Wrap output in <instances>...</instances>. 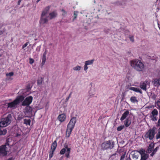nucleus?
Segmentation results:
<instances>
[{
	"label": "nucleus",
	"instance_id": "nucleus-1",
	"mask_svg": "<svg viewBox=\"0 0 160 160\" xmlns=\"http://www.w3.org/2000/svg\"><path fill=\"white\" fill-rule=\"evenodd\" d=\"M24 97L23 96L21 95L17 97L13 101L7 103V108L13 109L18 107L20 103L23 101Z\"/></svg>",
	"mask_w": 160,
	"mask_h": 160
},
{
	"label": "nucleus",
	"instance_id": "nucleus-2",
	"mask_svg": "<svg viewBox=\"0 0 160 160\" xmlns=\"http://www.w3.org/2000/svg\"><path fill=\"white\" fill-rule=\"evenodd\" d=\"M131 65L134 69L138 71H141L144 68V64L138 60H133L131 61Z\"/></svg>",
	"mask_w": 160,
	"mask_h": 160
},
{
	"label": "nucleus",
	"instance_id": "nucleus-3",
	"mask_svg": "<svg viewBox=\"0 0 160 160\" xmlns=\"http://www.w3.org/2000/svg\"><path fill=\"white\" fill-rule=\"evenodd\" d=\"M115 145V142L112 140L104 142L101 145V149L103 150L112 149Z\"/></svg>",
	"mask_w": 160,
	"mask_h": 160
},
{
	"label": "nucleus",
	"instance_id": "nucleus-4",
	"mask_svg": "<svg viewBox=\"0 0 160 160\" xmlns=\"http://www.w3.org/2000/svg\"><path fill=\"white\" fill-rule=\"evenodd\" d=\"M8 142V139H7L5 144L0 146V157H3L7 155L8 151L6 146L9 145Z\"/></svg>",
	"mask_w": 160,
	"mask_h": 160
},
{
	"label": "nucleus",
	"instance_id": "nucleus-5",
	"mask_svg": "<svg viewBox=\"0 0 160 160\" xmlns=\"http://www.w3.org/2000/svg\"><path fill=\"white\" fill-rule=\"evenodd\" d=\"M156 128L153 127L152 129H149L148 131L146 133L144 136L145 138H149L150 140H152L155 135V129Z\"/></svg>",
	"mask_w": 160,
	"mask_h": 160
},
{
	"label": "nucleus",
	"instance_id": "nucleus-6",
	"mask_svg": "<svg viewBox=\"0 0 160 160\" xmlns=\"http://www.w3.org/2000/svg\"><path fill=\"white\" fill-rule=\"evenodd\" d=\"M33 108L29 106H27L24 110L25 117H30L32 116L33 113Z\"/></svg>",
	"mask_w": 160,
	"mask_h": 160
},
{
	"label": "nucleus",
	"instance_id": "nucleus-7",
	"mask_svg": "<svg viewBox=\"0 0 160 160\" xmlns=\"http://www.w3.org/2000/svg\"><path fill=\"white\" fill-rule=\"evenodd\" d=\"M32 99L33 98L31 96L27 97L24 100H23L22 105L29 106V105L32 103Z\"/></svg>",
	"mask_w": 160,
	"mask_h": 160
},
{
	"label": "nucleus",
	"instance_id": "nucleus-8",
	"mask_svg": "<svg viewBox=\"0 0 160 160\" xmlns=\"http://www.w3.org/2000/svg\"><path fill=\"white\" fill-rule=\"evenodd\" d=\"M150 82L147 80L143 82H141L140 84V88L142 90L146 91V86L147 85H150Z\"/></svg>",
	"mask_w": 160,
	"mask_h": 160
},
{
	"label": "nucleus",
	"instance_id": "nucleus-9",
	"mask_svg": "<svg viewBox=\"0 0 160 160\" xmlns=\"http://www.w3.org/2000/svg\"><path fill=\"white\" fill-rule=\"evenodd\" d=\"M76 122V118L75 117H73L70 120L69 123H68L67 127L68 128H73Z\"/></svg>",
	"mask_w": 160,
	"mask_h": 160
},
{
	"label": "nucleus",
	"instance_id": "nucleus-10",
	"mask_svg": "<svg viewBox=\"0 0 160 160\" xmlns=\"http://www.w3.org/2000/svg\"><path fill=\"white\" fill-rule=\"evenodd\" d=\"M12 118V115L11 114H8L6 118H2V120L5 121L6 123H7L8 125L11 122V119Z\"/></svg>",
	"mask_w": 160,
	"mask_h": 160
},
{
	"label": "nucleus",
	"instance_id": "nucleus-11",
	"mask_svg": "<svg viewBox=\"0 0 160 160\" xmlns=\"http://www.w3.org/2000/svg\"><path fill=\"white\" fill-rule=\"evenodd\" d=\"M154 144L155 143L152 142L149 144L146 151L147 153H150L152 152L154 147Z\"/></svg>",
	"mask_w": 160,
	"mask_h": 160
},
{
	"label": "nucleus",
	"instance_id": "nucleus-12",
	"mask_svg": "<svg viewBox=\"0 0 160 160\" xmlns=\"http://www.w3.org/2000/svg\"><path fill=\"white\" fill-rule=\"evenodd\" d=\"M45 16L41 15L39 22L41 24H43L48 22V17H45Z\"/></svg>",
	"mask_w": 160,
	"mask_h": 160
},
{
	"label": "nucleus",
	"instance_id": "nucleus-13",
	"mask_svg": "<svg viewBox=\"0 0 160 160\" xmlns=\"http://www.w3.org/2000/svg\"><path fill=\"white\" fill-rule=\"evenodd\" d=\"M66 118V115L64 113L59 115L58 117V120L61 122H62L65 121Z\"/></svg>",
	"mask_w": 160,
	"mask_h": 160
},
{
	"label": "nucleus",
	"instance_id": "nucleus-14",
	"mask_svg": "<svg viewBox=\"0 0 160 160\" xmlns=\"http://www.w3.org/2000/svg\"><path fill=\"white\" fill-rule=\"evenodd\" d=\"M127 89L129 90H132L136 92H139L141 94H142V90L140 89L139 88H135L134 87H128L127 88Z\"/></svg>",
	"mask_w": 160,
	"mask_h": 160
},
{
	"label": "nucleus",
	"instance_id": "nucleus-15",
	"mask_svg": "<svg viewBox=\"0 0 160 160\" xmlns=\"http://www.w3.org/2000/svg\"><path fill=\"white\" fill-rule=\"evenodd\" d=\"M50 7L48 6L45 8L42 11L41 15L42 16H45L48 13L50 10Z\"/></svg>",
	"mask_w": 160,
	"mask_h": 160
},
{
	"label": "nucleus",
	"instance_id": "nucleus-16",
	"mask_svg": "<svg viewBox=\"0 0 160 160\" xmlns=\"http://www.w3.org/2000/svg\"><path fill=\"white\" fill-rule=\"evenodd\" d=\"M72 130L73 129L71 128H68L67 127L66 132V137L68 138L70 137Z\"/></svg>",
	"mask_w": 160,
	"mask_h": 160
},
{
	"label": "nucleus",
	"instance_id": "nucleus-17",
	"mask_svg": "<svg viewBox=\"0 0 160 160\" xmlns=\"http://www.w3.org/2000/svg\"><path fill=\"white\" fill-rule=\"evenodd\" d=\"M129 112L128 110H127L122 115V116L120 118V120L121 121H122L123 120L126 118V117L129 115Z\"/></svg>",
	"mask_w": 160,
	"mask_h": 160
},
{
	"label": "nucleus",
	"instance_id": "nucleus-18",
	"mask_svg": "<svg viewBox=\"0 0 160 160\" xmlns=\"http://www.w3.org/2000/svg\"><path fill=\"white\" fill-rule=\"evenodd\" d=\"M57 144L56 140L52 144L51 150L55 151L57 147Z\"/></svg>",
	"mask_w": 160,
	"mask_h": 160
},
{
	"label": "nucleus",
	"instance_id": "nucleus-19",
	"mask_svg": "<svg viewBox=\"0 0 160 160\" xmlns=\"http://www.w3.org/2000/svg\"><path fill=\"white\" fill-rule=\"evenodd\" d=\"M7 133V130L6 128H0V136L4 135Z\"/></svg>",
	"mask_w": 160,
	"mask_h": 160
},
{
	"label": "nucleus",
	"instance_id": "nucleus-20",
	"mask_svg": "<svg viewBox=\"0 0 160 160\" xmlns=\"http://www.w3.org/2000/svg\"><path fill=\"white\" fill-rule=\"evenodd\" d=\"M57 15V12L55 11L52 12L49 14L50 19L51 20L56 17Z\"/></svg>",
	"mask_w": 160,
	"mask_h": 160
},
{
	"label": "nucleus",
	"instance_id": "nucleus-21",
	"mask_svg": "<svg viewBox=\"0 0 160 160\" xmlns=\"http://www.w3.org/2000/svg\"><path fill=\"white\" fill-rule=\"evenodd\" d=\"M154 85L155 86H158L160 85V78H156L154 80Z\"/></svg>",
	"mask_w": 160,
	"mask_h": 160
},
{
	"label": "nucleus",
	"instance_id": "nucleus-22",
	"mask_svg": "<svg viewBox=\"0 0 160 160\" xmlns=\"http://www.w3.org/2000/svg\"><path fill=\"white\" fill-rule=\"evenodd\" d=\"M131 120L128 118L124 121V125L126 127H128L131 124Z\"/></svg>",
	"mask_w": 160,
	"mask_h": 160
},
{
	"label": "nucleus",
	"instance_id": "nucleus-23",
	"mask_svg": "<svg viewBox=\"0 0 160 160\" xmlns=\"http://www.w3.org/2000/svg\"><path fill=\"white\" fill-rule=\"evenodd\" d=\"M8 125V124L7 123H6L5 121L2 120V121L0 122V128H3Z\"/></svg>",
	"mask_w": 160,
	"mask_h": 160
},
{
	"label": "nucleus",
	"instance_id": "nucleus-24",
	"mask_svg": "<svg viewBox=\"0 0 160 160\" xmlns=\"http://www.w3.org/2000/svg\"><path fill=\"white\" fill-rule=\"evenodd\" d=\"M130 100L131 102L133 103H138V100L137 99L136 97L135 96L131 97Z\"/></svg>",
	"mask_w": 160,
	"mask_h": 160
},
{
	"label": "nucleus",
	"instance_id": "nucleus-25",
	"mask_svg": "<svg viewBox=\"0 0 160 160\" xmlns=\"http://www.w3.org/2000/svg\"><path fill=\"white\" fill-rule=\"evenodd\" d=\"M46 55L43 54L42 58V62L41 63L42 66L45 63L46 58Z\"/></svg>",
	"mask_w": 160,
	"mask_h": 160
},
{
	"label": "nucleus",
	"instance_id": "nucleus-26",
	"mask_svg": "<svg viewBox=\"0 0 160 160\" xmlns=\"http://www.w3.org/2000/svg\"><path fill=\"white\" fill-rule=\"evenodd\" d=\"M24 122L23 123L26 125H30L31 120L29 119H24L23 120Z\"/></svg>",
	"mask_w": 160,
	"mask_h": 160
},
{
	"label": "nucleus",
	"instance_id": "nucleus-27",
	"mask_svg": "<svg viewBox=\"0 0 160 160\" xmlns=\"http://www.w3.org/2000/svg\"><path fill=\"white\" fill-rule=\"evenodd\" d=\"M135 151L139 152L141 155V156L146 154L145 153V150L142 148L140 149L139 151L136 150Z\"/></svg>",
	"mask_w": 160,
	"mask_h": 160
},
{
	"label": "nucleus",
	"instance_id": "nucleus-28",
	"mask_svg": "<svg viewBox=\"0 0 160 160\" xmlns=\"http://www.w3.org/2000/svg\"><path fill=\"white\" fill-rule=\"evenodd\" d=\"M25 117V116L22 113H20L19 114L17 117V120L18 121H20L21 120H22Z\"/></svg>",
	"mask_w": 160,
	"mask_h": 160
},
{
	"label": "nucleus",
	"instance_id": "nucleus-29",
	"mask_svg": "<svg viewBox=\"0 0 160 160\" xmlns=\"http://www.w3.org/2000/svg\"><path fill=\"white\" fill-rule=\"evenodd\" d=\"M149 157V155L147 153L144 154L141 156V159L140 160H146Z\"/></svg>",
	"mask_w": 160,
	"mask_h": 160
},
{
	"label": "nucleus",
	"instance_id": "nucleus-30",
	"mask_svg": "<svg viewBox=\"0 0 160 160\" xmlns=\"http://www.w3.org/2000/svg\"><path fill=\"white\" fill-rule=\"evenodd\" d=\"M94 61V60L93 59L91 60H88V61H86L85 62V64H86L87 65H91L93 63V62Z\"/></svg>",
	"mask_w": 160,
	"mask_h": 160
},
{
	"label": "nucleus",
	"instance_id": "nucleus-31",
	"mask_svg": "<svg viewBox=\"0 0 160 160\" xmlns=\"http://www.w3.org/2000/svg\"><path fill=\"white\" fill-rule=\"evenodd\" d=\"M152 116H157L158 114V111L156 109H154L152 112Z\"/></svg>",
	"mask_w": 160,
	"mask_h": 160
},
{
	"label": "nucleus",
	"instance_id": "nucleus-32",
	"mask_svg": "<svg viewBox=\"0 0 160 160\" xmlns=\"http://www.w3.org/2000/svg\"><path fill=\"white\" fill-rule=\"evenodd\" d=\"M117 154L116 153H115L111 155L109 157V159L111 160H113L116 158V155Z\"/></svg>",
	"mask_w": 160,
	"mask_h": 160
},
{
	"label": "nucleus",
	"instance_id": "nucleus-33",
	"mask_svg": "<svg viewBox=\"0 0 160 160\" xmlns=\"http://www.w3.org/2000/svg\"><path fill=\"white\" fill-rule=\"evenodd\" d=\"M125 127L124 125H121L117 128V130L118 131H121Z\"/></svg>",
	"mask_w": 160,
	"mask_h": 160
},
{
	"label": "nucleus",
	"instance_id": "nucleus-34",
	"mask_svg": "<svg viewBox=\"0 0 160 160\" xmlns=\"http://www.w3.org/2000/svg\"><path fill=\"white\" fill-rule=\"evenodd\" d=\"M54 151L51 150L49 152V159L50 160L53 157Z\"/></svg>",
	"mask_w": 160,
	"mask_h": 160
},
{
	"label": "nucleus",
	"instance_id": "nucleus-35",
	"mask_svg": "<svg viewBox=\"0 0 160 160\" xmlns=\"http://www.w3.org/2000/svg\"><path fill=\"white\" fill-rule=\"evenodd\" d=\"M131 155L133 158H135L136 159H137L138 158V155L136 153H134L132 154Z\"/></svg>",
	"mask_w": 160,
	"mask_h": 160
},
{
	"label": "nucleus",
	"instance_id": "nucleus-36",
	"mask_svg": "<svg viewBox=\"0 0 160 160\" xmlns=\"http://www.w3.org/2000/svg\"><path fill=\"white\" fill-rule=\"evenodd\" d=\"M94 93H93L91 91L89 92L88 99L92 97Z\"/></svg>",
	"mask_w": 160,
	"mask_h": 160
},
{
	"label": "nucleus",
	"instance_id": "nucleus-37",
	"mask_svg": "<svg viewBox=\"0 0 160 160\" xmlns=\"http://www.w3.org/2000/svg\"><path fill=\"white\" fill-rule=\"evenodd\" d=\"M81 67L79 66H77L73 68V69L75 71H79L81 69Z\"/></svg>",
	"mask_w": 160,
	"mask_h": 160
},
{
	"label": "nucleus",
	"instance_id": "nucleus-38",
	"mask_svg": "<svg viewBox=\"0 0 160 160\" xmlns=\"http://www.w3.org/2000/svg\"><path fill=\"white\" fill-rule=\"evenodd\" d=\"M156 138L157 139L160 138V128L158 129V132L156 135Z\"/></svg>",
	"mask_w": 160,
	"mask_h": 160
},
{
	"label": "nucleus",
	"instance_id": "nucleus-39",
	"mask_svg": "<svg viewBox=\"0 0 160 160\" xmlns=\"http://www.w3.org/2000/svg\"><path fill=\"white\" fill-rule=\"evenodd\" d=\"M43 81L42 78H40L38 79L37 81V83L38 85H40L42 83Z\"/></svg>",
	"mask_w": 160,
	"mask_h": 160
},
{
	"label": "nucleus",
	"instance_id": "nucleus-40",
	"mask_svg": "<svg viewBox=\"0 0 160 160\" xmlns=\"http://www.w3.org/2000/svg\"><path fill=\"white\" fill-rule=\"evenodd\" d=\"M78 13V12L77 11H74V18H73V21L74 20L77 18Z\"/></svg>",
	"mask_w": 160,
	"mask_h": 160
},
{
	"label": "nucleus",
	"instance_id": "nucleus-41",
	"mask_svg": "<svg viewBox=\"0 0 160 160\" xmlns=\"http://www.w3.org/2000/svg\"><path fill=\"white\" fill-rule=\"evenodd\" d=\"M66 151V150L65 148H62L60 151V153L61 154H63L65 153Z\"/></svg>",
	"mask_w": 160,
	"mask_h": 160
},
{
	"label": "nucleus",
	"instance_id": "nucleus-42",
	"mask_svg": "<svg viewBox=\"0 0 160 160\" xmlns=\"http://www.w3.org/2000/svg\"><path fill=\"white\" fill-rule=\"evenodd\" d=\"M151 119L153 121H156L157 120V118L156 116H151Z\"/></svg>",
	"mask_w": 160,
	"mask_h": 160
},
{
	"label": "nucleus",
	"instance_id": "nucleus-43",
	"mask_svg": "<svg viewBox=\"0 0 160 160\" xmlns=\"http://www.w3.org/2000/svg\"><path fill=\"white\" fill-rule=\"evenodd\" d=\"M14 74V73L13 72H11L9 73H7L6 74V76L7 77L9 76L10 77L12 76Z\"/></svg>",
	"mask_w": 160,
	"mask_h": 160
},
{
	"label": "nucleus",
	"instance_id": "nucleus-44",
	"mask_svg": "<svg viewBox=\"0 0 160 160\" xmlns=\"http://www.w3.org/2000/svg\"><path fill=\"white\" fill-rule=\"evenodd\" d=\"M159 148V147L158 146L156 147L152 151V152L155 154L156 152L158 150Z\"/></svg>",
	"mask_w": 160,
	"mask_h": 160
},
{
	"label": "nucleus",
	"instance_id": "nucleus-45",
	"mask_svg": "<svg viewBox=\"0 0 160 160\" xmlns=\"http://www.w3.org/2000/svg\"><path fill=\"white\" fill-rule=\"evenodd\" d=\"M34 62V59L31 58H29V63L30 64H32Z\"/></svg>",
	"mask_w": 160,
	"mask_h": 160
},
{
	"label": "nucleus",
	"instance_id": "nucleus-46",
	"mask_svg": "<svg viewBox=\"0 0 160 160\" xmlns=\"http://www.w3.org/2000/svg\"><path fill=\"white\" fill-rule=\"evenodd\" d=\"M157 126L160 127V111L159 112V118L158 120Z\"/></svg>",
	"mask_w": 160,
	"mask_h": 160
},
{
	"label": "nucleus",
	"instance_id": "nucleus-47",
	"mask_svg": "<svg viewBox=\"0 0 160 160\" xmlns=\"http://www.w3.org/2000/svg\"><path fill=\"white\" fill-rule=\"evenodd\" d=\"M126 155V153H125L124 154L122 155L121 157L120 160H123Z\"/></svg>",
	"mask_w": 160,
	"mask_h": 160
},
{
	"label": "nucleus",
	"instance_id": "nucleus-48",
	"mask_svg": "<svg viewBox=\"0 0 160 160\" xmlns=\"http://www.w3.org/2000/svg\"><path fill=\"white\" fill-rule=\"evenodd\" d=\"M156 104L157 106L160 109V99L157 101Z\"/></svg>",
	"mask_w": 160,
	"mask_h": 160
},
{
	"label": "nucleus",
	"instance_id": "nucleus-49",
	"mask_svg": "<svg viewBox=\"0 0 160 160\" xmlns=\"http://www.w3.org/2000/svg\"><path fill=\"white\" fill-rule=\"evenodd\" d=\"M29 42H26V43H25L24 44L22 47V49H23L24 48H25L26 47H27V46L28 45V44Z\"/></svg>",
	"mask_w": 160,
	"mask_h": 160
},
{
	"label": "nucleus",
	"instance_id": "nucleus-50",
	"mask_svg": "<svg viewBox=\"0 0 160 160\" xmlns=\"http://www.w3.org/2000/svg\"><path fill=\"white\" fill-rule=\"evenodd\" d=\"M32 88V87L30 85V84H28L27 87V88L28 90H30Z\"/></svg>",
	"mask_w": 160,
	"mask_h": 160
},
{
	"label": "nucleus",
	"instance_id": "nucleus-51",
	"mask_svg": "<svg viewBox=\"0 0 160 160\" xmlns=\"http://www.w3.org/2000/svg\"><path fill=\"white\" fill-rule=\"evenodd\" d=\"M62 11L63 12L62 15L64 16L67 14V12L64 9H62Z\"/></svg>",
	"mask_w": 160,
	"mask_h": 160
},
{
	"label": "nucleus",
	"instance_id": "nucleus-52",
	"mask_svg": "<svg viewBox=\"0 0 160 160\" xmlns=\"http://www.w3.org/2000/svg\"><path fill=\"white\" fill-rule=\"evenodd\" d=\"M88 65L85 63V65L84 66V70L85 71L88 68V67L87 66Z\"/></svg>",
	"mask_w": 160,
	"mask_h": 160
},
{
	"label": "nucleus",
	"instance_id": "nucleus-53",
	"mask_svg": "<svg viewBox=\"0 0 160 160\" xmlns=\"http://www.w3.org/2000/svg\"><path fill=\"white\" fill-rule=\"evenodd\" d=\"M69 153L66 152L65 153V156L67 158H69Z\"/></svg>",
	"mask_w": 160,
	"mask_h": 160
},
{
	"label": "nucleus",
	"instance_id": "nucleus-54",
	"mask_svg": "<svg viewBox=\"0 0 160 160\" xmlns=\"http://www.w3.org/2000/svg\"><path fill=\"white\" fill-rule=\"evenodd\" d=\"M70 148H67V150L66 151V152L70 153Z\"/></svg>",
	"mask_w": 160,
	"mask_h": 160
},
{
	"label": "nucleus",
	"instance_id": "nucleus-55",
	"mask_svg": "<svg viewBox=\"0 0 160 160\" xmlns=\"http://www.w3.org/2000/svg\"><path fill=\"white\" fill-rule=\"evenodd\" d=\"M47 52H48V50L46 49H45V51H44V52L43 53V54L46 55Z\"/></svg>",
	"mask_w": 160,
	"mask_h": 160
},
{
	"label": "nucleus",
	"instance_id": "nucleus-56",
	"mask_svg": "<svg viewBox=\"0 0 160 160\" xmlns=\"http://www.w3.org/2000/svg\"><path fill=\"white\" fill-rule=\"evenodd\" d=\"M22 0H19L18 2V5H19Z\"/></svg>",
	"mask_w": 160,
	"mask_h": 160
},
{
	"label": "nucleus",
	"instance_id": "nucleus-57",
	"mask_svg": "<svg viewBox=\"0 0 160 160\" xmlns=\"http://www.w3.org/2000/svg\"><path fill=\"white\" fill-rule=\"evenodd\" d=\"M130 40H133V36H131L129 37Z\"/></svg>",
	"mask_w": 160,
	"mask_h": 160
},
{
	"label": "nucleus",
	"instance_id": "nucleus-58",
	"mask_svg": "<svg viewBox=\"0 0 160 160\" xmlns=\"http://www.w3.org/2000/svg\"><path fill=\"white\" fill-rule=\"evenodd\" d=\"M155 154L153 152H152V153L150 154V156L152 157Z\"/></svg>",
	"mask_w": 160,
	"mask_h": 160
},
{
	"label": "nucleus",
	"instance_id": "nucleus-59",
	"mask_svg": "<svg viewBox=\"0 0 160 160\" xmlns=\"http://www.w3.org/2000/svg\"><path fill=\"white\" fill-rule=\"evenodd\" d=\"M152 98L154 99H155L156 98V96L153 95V96L152 97Z\"/></svg>",
	"mask_w": 160,
	"mask_h": 160
},
{
	"label": "nucleus",
	"instance_id": "nucleus-60",
	"mask_svg": "<svg viewBox=\"0 0 160 160\" xmlns=\"http://www.w3.org/2000/svg\"><path fill=\"white\" fill-rule=\"evenodd\" d=\"M69 98V97H67L66 99V102H67V101H68Z\"/></svg>",
	"mask_w": 160,
	"mask_h": 160
},
{
	"label": "nucleus",
	"instance_id": "nucleus-61",
	"mask_svg": "<svg viewBox=\"0 0 160 160\" xmlns=\"http://www.w3.org/2000/svg\"><path fill=\"white\" fill-rule=\"evenodd\" d=\"M7 160H13V159L12 158H8Z\"/></svg>",
	"mask_w": 160,
	"mask_h": 160
},
{
	"label": "nucleus",
	"instance_id": "nucleus-62",
	"mask_svg": "<svg viewBox=\"0 0 160 160\" xmlns=\"http://www.w3.org/2000/svg\"><path fill=\"white\" fill-rule=\"evenodd\" d=\"M126 160H131L130 157L128 158Z\"/></svg>",
	"mask_w": 160,
	"mask_h": 160
},
{
	"label": "nucleus",
	"instance_id": "nucleus-63",
	"mask_svg": "<svg viewBox=\"0 0 160 160\" xmlns=\"http://www.w3.org/2000/svg\"><path fill=\"white\" fill-rule=\"evenodd\" d=\"M71 94H72V92H71L70 93V94H69V96L68 97H69V98H70V97H71Z\"/></svg>",
	"mask_w": 160,
	"mask_h": 160
},
{
	"label": "nucleus",
	"instance_id": "nucleus-64",
	"mask_svg": "<svg viewBox=\"0 0 160 160\" xmlns=\"http://www.w3.org/2000/svg\"><path fill=\"white\" fill-rule=\"evenodd\" d=\"M2 56V55L1 54H0V57H1Z\"/></svg>",
	"mask_w": 160,
	"mask_h": 160
}]
</instances>
